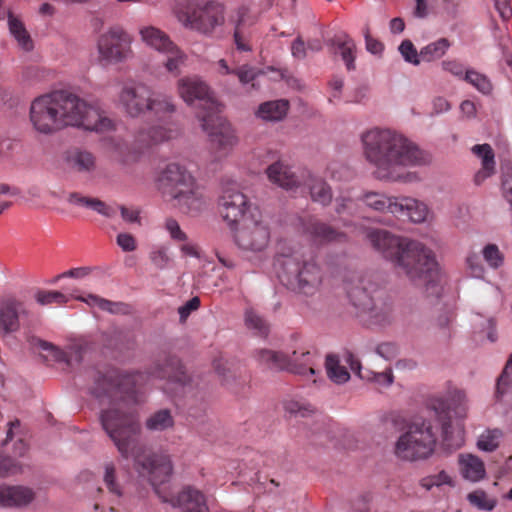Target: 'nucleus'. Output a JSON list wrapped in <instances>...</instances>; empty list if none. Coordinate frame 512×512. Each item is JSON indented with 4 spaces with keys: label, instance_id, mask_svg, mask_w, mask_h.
Here are the masks:
<instances>
[{
    "label": "nucleus",
    "instance_id": "obj_16",
    "mask_svg": "<svg viewBox=\"0 0 512 512\" xmlns=\"http://www.w3.org/2000/svg\"><path fill=\"white\" fill-rule=\"evenodd\" d=\"M128 34H102L98 40L101 60L116 63L127 59L131 53Z\"/></svg>",
    "mask_w": 512,
    "mask_h": 512
},
{
    "label": "nucleus",
    "instance_id": "obj_60",
    "mask_svg": "<svg viewBox=\"0 0 512 512\" xmlns=\"http://www.w3.org/2000/svg\"><path fill=\"white\" fill-rule=\"evenodd\" d=\"M443 70L451 73L452 75L463 79L465 68L462 63L457 60H446L441 63Z\"/></svg>",
    "mask_w": 512,
    "mask_h": 512
},
{
    "label": "nucleus",
    "instance_id": "obj_28",
    "mask_svg": "<svg viewBox=\"0 0 512 512\" xmlns=\"http://www.w3.org/2000/svg\"><path fill=\"white\" fill-rule=\"evenodd\" d=\"M342 362L349 366L352 372L356 373L362 379L373 380L380 387L390 386L393 382V375L391 369H387L384 372L375 373L371 372L370 375H362L360 361L349 351L343 354Z\"/></svg>",
    "mask_w": 512,
    "mask_h": 512
},
{
    "label": "nucleus",
    "instance_id": "obj_42",
    "mask_svg": "<svg viewBox=\"0 0 512 512\" xmlns=\"http://www.w3.org/2000/svg\"><path fill=\"white\" fill-rule=\"evenodd\" d=\"M147 111L153 113V115L159 119L165 118L166 116L174 113L175 106L171 101V98L164 95L151 96L149 107Z\"/></svg>",
    "mask_w": 512,
    "mask_h": 512
},
{
    "label": "nucleus",
    "instance_id": "obj_3",
    "mask_svg": "<svg viewBox=\"0 0 512 512\" xmlns=\"http://www.w3.org/2000/svg\"><path fill=\"white\" fill-rule=\"evenodd\" d=\"M365 159L374 167V176L381 181L414 183L416 172L406 168L425 165L429 156L403 134L385 128H372L361 136Z\"/></svg>",
    "mask_w": 512,
    "mask_h": 512
},
{
    "label": "nucleus",
    "instance_id": "obj_64",
    "mask_svg": "<svg viewBox=\"0 0 512 512\" xmlns=\"http://www.w3.org/2000/svg\"><path fill=\"white\" fill-rule=\"evenodd\" d=\"M377 353L385 358L386 360H390L397 355V346L393 343H382L377 347Z\"/></svg>",
    "mask_w": 512,
    "mask_h": 512
},
{
    "label": "nucleus",
    "instance_id": "obj_6",
    "mask_svg": "<svg viewBox=\"0 0 512 512\" xmlns=\"http://www.w3.org/2000/svg\"><path fill=\"white\" fill-rule=\"evenodd\" d=\"M347 296L359 314L377 325L393 320V301L384 282L375 275L357 277L346 284Z\"/></svg>",
    "mask_w": 512,
    "mask_h": 512
},
{
    "label": "nucleus",
    "instance_id": "obj_39",
    "mask_svg": "<svg viewBox=\"0 0 512 512\" xmlns=\"http://www.w3.org/2000/svg\"><path fill=\"white\" fill-rule=\"evenodd\" d=\"M503 437L504 432L501 429L488 428L480 434L477 440V447L485 452H493L499 447Z\"/></svg>",
    "mask_w": 512,
    "mask_h": 512
},
{
    "label": "nucleus",
    "instance_id": "obj_51",
    "mask_svg": "<svg viewBox=\"0 0 512 512\" xmlns=\"http://www.w3.org/2000/svg\"><path fill=\"white\" fill-rule=\"evenodd\" d=\"M245 322L248 328L254 329L259 335L266 336L268 334L266 322L253 310L246 311Z\"/></svg>",
    "mask_w": 512,
    "mask_h": 512
},
{
    "label": "nucleus",
    "instance_id": "obj_27",
    "mask_svg": "<svg viewBox=\"0 0 512 512\" xmlns=\"http://www.w3.org/2000/svg\"><path fill=\"white\" fill-rule=\"evenodd\" d=\"M303 183L309 188L311 199L323 206H327L332 201V191L330 186L322 179L315 177L310 172L302 175Z\"/></svg>",
    "mask_w": 512,
    "mask_h": 512
},
{
    "label": "nucleus",
    "instance_id": "obj_46",
    "mask_svg": "<svg viewBox=\"0 0 512 512\" xmlns=\"http://www.w3.org/2000/svg\"><path fill=\"white\" fill-rule=\"evenodd\" d=\"M463 80L470 83L483 94H489L492 91L490 80L485 75L474 70H466Z\"/></svg>",
    "mask_w": 512,
    "mask_h": 512
},
{
    "label": "nucleus",
    "instance_id": "obj_26",
    "mask_svg": "<svg viewBox=\"0 0 512 512\" xmlns=\"http://www.w3.org/2000/svg\"><path fill=\"white\" fill-rule=\"evenodd\" d=\"M458 464L462 477L470 482H478L486 475L484 462L473 454H460Z\"/></svg>",
    "mask_w": 512,
    "mask_h": 512
},
{
    "label": "nucleus",
    "instance_id": "obj_59",
    "mask_svg": "<svg viewBox=\"0 0 512 512\" xmlns=\"http://www.w3.org/2000/svg\"><path fill=\"white\" fill-rule=\"evenodd\" d=\"M165 228L169 232L170 237L175 241H187V235L180 228L178 222L174 219H167L165 222Z\"/></svg>",
    "mask_w": 512,
    "mask_h": 512
},
{
    "label": "nucleus",
    "instance_id": "obj_49",
    "mask_svg": "<svg viewBox=\"0 0 512 512\" xmlns=\"http://www.w3.org/2000/svg\"><path fill=\"white\" fill-rule=\"evenodd\" d=\"M310 49L312 51H318L322 48V42L321 40H313L312 42H309L306 46L305 42L301 37H298L291 46V52L292 55L295 58L303 59L306 56V50Z\"/></svg>",
    "mask_w": 512,
    "mask_h": 512
},
{
    "label": "nucleus",
    "instance_id": "obj_35",
    "mask_svg": "<svg viewBox=\"0 0 512 512\" xmlns=\"http://www.w3.org/2000/svg\"><path fill=\"white\" fill-rule=\"evenodd\" d=\"M67 201L70 204L91 208L106 217H113L116 214V210L113 207L106 205L103 201L97 198L83 196L78 192L69 193Z\"/></svg>",
    "mask_w": 512,
    "mask_h": 512
},
{
    "label": "nucleus",
    "instance_id": "obj_32",
    "mask_svg": "<svg viewBox=\"0 0 512 512\" xmlns=\"http://www.w3.org/2000/svg\"><path fill=\"white\" fill-rule=\"evenodd\" d=\"M68 166L79 173H90L96 169V157L87 150L74 149L67 155Z\"/></svg>",
    "mask_w": 512,
    "mask_h": 512
},
{
    "label": "nucleus",
    "instance_id": "obj_44",
    "mask_svg": "<svg viewBox=\"0 0 512 512\" xmlns=\"http://www.w3.org/2000/svg\"><path fill=\"white\" fill-rule=\"evenodd\" d=\"M73 298L87 303L89 306L98 307L103 311L110 313H118L120 311L121 303L112 302L110 300L101 298L97 295L89 294L87 297L73 296Z\"/></svg>",
    "mask_w": 512,
    "mask_h": 512
},
{
    "label": "nucleus",
    "instance_id": "obj_34",
    "mask_svg": "<svg viewBox=\"0 0 512 512\" xmlns=\"http://www.w3.org/2000/svg\"><path fill=\"white\" fill-rule=\"evenodd\" d=\"M331 48L335 53H339L346 64L348 70L354 69L355 44L347 34H338L331 40Z\"/></svg>",
    "mask_w": 512,
    "mask_h": 512
},
{
    "label": "nucleus",
    "instance_id": "obj_36",
    "mask_svg": "<svg viewBox=\"0 0 512 512\" xmlns=\"http://www.w3.org/2000/svg\"><path fill=\"white\" fill-rule=\"evenodd\" d=\"M34 499V493L24 486L5 487V508L21 507L29 504Z\"/></svg>",
    "mask_w": 512,
    "mask_h": 512
},
{
    "label": "nucleus",
    "instance_id": "obj_29",
    "mask_svg": "<svg viewBox=\"0 0 512 512\" xmlns=\"http://www.w3.org/2000/svg\"><path fill=\"white\" fill-rule=\"evenodd\" d=\"M268 71L274 72L276 75L273 77L274 80L285 79L288 84L292 85L293 83L298 82V80L290 77L287 69H276L273 66L267 67L265 70L256 71L254 68L248 65H242L236 69H234L233 74L237 75L239 81L245 85L252 82L258 74H266Z\"/></svg>",
    "mask_w": 512,
    "mask_h": 512
},
{
    "label": "nucleus",
    "instance_id": "obj_13",
    "mask_svg": "<svg viewBox=\"0 0 512 512\" xmlns=\"http://www.w3.org/2000/svg\"><path fill=\"white\" fill-rule=\"evenodd\" d=\"M178 92L188 105H195L198 114L213 116L220 108V104L212 96L209 87L197 77H185L178 82Z\"/></svg>",
    "mask_w": 512,
    "mask_h": 512
},
{
    "label": "nucleus",
    "instance_id": "obj_50",
    "mask_svg": "<svg viewBox=\"0 0 512 512\" xmlns=\"http://www.w3.org/2000/svg\"><path fill=\"white\" fill-rule=\"evenodd\" d=\"M36 301L40 305L64 304L68 301V297L59 291H38L35 295Z\"/></svg>",
    "mask_w": 512,
    "mask_h": 512
},
{
    "label": "nucleus",
    "instance_id": "obj_11",
    "mask_svg": "<svg viewBox=\"0 0 512 512\" xmlns=\"http://www.w3.org/2000/svg\"><path fill=\"white\" fill-rule=\"evenodd\" d=\"M225 6L218 1L189 2L178 12V20L186 29L208 30L221 26L225 20Z\"/></svg>",
    "mask_w": 512,
    "mask_h": 512
},
{
    "label": "nucleus",
    "instance_id": "obj_19",
    "mask_svg": "<svg viewBox=\"0 0 512 512\" xmlns=\"http://www.w3.org/2000/svg\"><path fill=\"white\" fill-rule=\"evenodd\" d=\"M143 41L159 52L170 53L166 62L169 72L178 73L180 64L183 63V55L169 39L167 34H141Z\"/></svg>",
    "mask_w": 512,
    "mask_h": 512
},
{
    "label": "nucleus",
    "instance_id": "obj_31",
    "mask_svg": "<svg viewBox=\"0 0 512 512\" xmlns=\"http://www.w3.org/2000/svg\"><path fill=\"white\" fill-rule=\"evenodd\" d=\"M31 345L42 351H47L55 360H65L68 364L75 359L80 361L82 359L83 347L81 344H73L70 346L69 356L63 353L60 349L55 347L53 344L41 340L39 338H32Z\"/></svg>",
    "mask_w": 512,
    "mask_h": 512
},
{
    "label": "nucleus",
    "instance_id": "obj_37",
    "mask_svg": "<svg viewBox=\"0 0 512 512\" xmlns=\"http://www.w3.org/2000/svg\"><path fill=\"white\" fill-rule=\"evenodd\" d=\"M105 145L110 157L120 163L125 164L135 159L128 143L122 138H110Z\"/></svg>",
    "mask_w": 512,
    "mask_h": 512
},
{
    "label": "nucleus",
    "instance_id": "obj_33",
    "mask_svg": "<svg viewBox=\"0 0 512 512\" xmlns=\"http://www.w3.org/2000/svg\"><path fill=\"white\" fill-rule=\"evenodd\" d=\"M288 110L289 102L280 99L262 103L256 114L265 121H280L286 116Z\"/></svg>",
    "mask_w": 512,
    "mask_h": 512
},
{
    "label": "nucleus",
    "instance_id": "obj_63",
    "mask_svg": "<svg viewBox=\"0 0 512 512\" xmlns=\"http://www.w3.org/2000/svg\"><path fill=\"white\" fill-rule=\"evenodd\" d=\"M117 244L127 252L134 251L136 249L135 238L128 233H120L117 236Z\"/></svg>",
    "mask_w": 512,
    "mask_h": 512
},
{
    "label": "nucleus",
    "instance_id": "obj_18",
    "mask_svg": "<svg viewBox=\"0 0 512 512\" xmlns=\"http://www.w3.org/2000/svg\"><path fill=\"white\" fill-rule=\"evenodd\" d=\"M303 233L313 242L323 244L332 241H341L345 235L319 219L308 216L300 220Z\"/></svg>",
    "mask_w": 512,
    "mask_h": 512
},
{
    "label": "nucleus",
    "instance_id": "obj_61",
    "mask_svg": "<svg viewBox=\"0 0 512 512\" xmlns=\"http://www.w3.org/2000/svg\"><path fill=\"white\" fill-rule=\"evenodd\" d=\"M200 306V300L198 297H193L187 301L184 305L178 308V313L181 321H185L192 311H195Z\"/></svg>",
    "mask_w": 512,
    "mask_h": 512
},
{
    "label": "nucleus",
    "instance_id": "obj_38",
    "mask_svg": "<svg viewBox=\"0 0 512 512\" xmlns=\"http://www.w3.org/2000/svg\"><path fill=\"white\" fill-rule=\"evenodd\" d=\"M325 368L329 379L337 384L345 383L349 380L350 374L345 365L335 355H327Z\"/></svg>",
    "mask_w": 512,
    "mask_h": 512
},
{
    "label": "nucleus",
    "instance_id": "obj_21",
    "mask_svg": "<svg viewBox=\"0 0 512 512\" xmlns=\"http://www.w3.org/2000/svg\"><path fill=\"white\" fill-rule=\"evenodd\" d=\"M397 217H408L414 223H422L427 219L429 209L427 205L415 198L400 196L397 199Z\"/></svg>",
    "mask_w": 512,
    "mask_h": 512
},
{
    "label": "nucleus",
    "instance_id": "obj_24",
    "mask_svg": "<svg viewBox=\"0 0 512 512\" xmlns=\"http://www.w3.org/2000/svg\"><path fill=\"white\" fill-rule=\"evenodd\" d=\"M177 130L165 128L163 126H153L147 130L138 132L135 138V145L140 151L152 145L169 140L177 135Z\"/></svg>",
    "mask_w": 512,
    "mask_h": 512
},
{
    "label": "nucleus",
    "instance_id": "obj_7",
    "mask_svg": "<svg viewBox=\"0 0 512 512\" xmlns=\"http://www.w3.org/2000/svg\"><path fill=\"white\" fill-rule=\"evenodd\" d=\"M157 183L167 192L174 205L185 213H198L206 206L201 187L193 175L178 163H169L159 173Z\"/></svg>",
    "mask_w": 512,
    "mask_h": 512
},
{
    "label": "nucleus",
    "instance_id": "obj_30",
    "mask_svg": "<svg viewBox=\"0 0 512 512\" xmlns=\"http://www.w3.org/2000/svg\"><path fill=\"white\" fill-rule=\"evenodd\" d=\"M472 152L482 160V168L475 175V182L480 184L495 172L494 152L489 144L474 145Z\"/></svg>",
    "mask_w": 512,
    "mask_h": 512
},
{
    "label": "nucleus",
    "instance_id": "obj_40",
    "mask_svg": "<svg viewBox=\"0 0 512 512\" xmlns=\"http://www.w3.org/2000/svg\"><path fill=\"white\" fill-rule=\"evenodd\" d=\"M466 498L471 506L481 511L491 512L497 505V499L482 489L468 493Z\"/></svg>",
    "mask_w": 512,
    "mask_h": 512
},
{
    "label": "nucleus",
    "instance_id": "obj_15",
    "mask_svg": "<svg viewBox=\"0 0 512 512\" xmlns=\"http://www.w3.org/2000/svg\"><path fill=\"white\" fill-rule=\"evenodd\" d=\"M150 375L168 380L170 383L179 386L184 393L192 389L191 378L176 356L168 355L162 361L155 363Z\"/></svg>",
    "mask_w": 512,
    "mask_h": 512
},
{
    "label": "nucleus",
    "instance_id": "obj_57",
    "mask_svg": "<svg viewBox=\"0 0 512 512\" xmlns=\"http://www.w3.org/2000/svg\"><path fill=\"white\" fill-rule=\"evenodd\" d=\"M104 482L108 490L116 497L122 495L121 488L115 481V465L113 463H107L105 465Z\"/></svg>",
    "mask_w": 512,
    "mask_h": 512
},
{
    "label": "nucleus",
    "instance_id": "obj_2",
    "mask_svg": "<svg viewBox=\"0 0 512 512\" xmlns=\"http://www.w3.org/2000/svg\"><path fill=\"white\" fill-rule=\"evenodd\" d=\"M466 395L463 391H455L448 399L434 397L429 402L430 418H416L402 434L395 446L396 455L404 460L426 459L431 456L437 443L439 427L442 431V447L455 451L464 444V431L451 423L452 413L455 417L466 415Z\"/></svg>",
    "mask_w": 512,
    "mask_h": 512
},
{
    "label": "nucleus",
    "instance_id": "obj_12",
    "mask_svg": "<svg viewBox=\"0 0 512 512\" xmlns=\"http://www.w3.org/2000/svg\"><path fill=\"white\" fill-rule=\"evenodd\" d=\"M237 225L234 240L241 249L259 252L267 247L270 240V228L258 208L250 212L249 217L244 218Z\"/></svg>",
    "mask_w": 512,
    "mask_h": 512
},
{
    "label": "nucleus",
    "instance_id": "obj_47",
    "mask_svg": "<svg viewBox=\"0 0 512 512\" xmlns=\"http://www.w3.org/2000/svg\"><path fill=\"white\" fill-rule=\"evenodd\" d=\"M512 383V354L509 356L506 365L497 379L496 397L502 398Z\"/></svg>",
    "mask_w": 512,
    "mask_h": 512
},
{
    "label": "nucleus",
    "instance_id": "obj_43",
    "mask_svg": "<svg viewBox=\"0 0 512 512\" xmlns=\"http://www.w3.org/2000/svg\"><path fill=\"white\" fill-rule=\"evenodd\" d=\"M450 47V43L446 38H441L436 42L430 43L423 47L420 51L422 61L432 62L440 59Z\"/></svg>",
    "mask_w": 512,
    "mask_h": 512
},
{
    "label": "nucleus",
    "instance_id": "obj_58",
    "mask_svg": "<svg viewBox=\"0 0 512 512\" xmlns=\"http://www.w3.org/2000/svg\"><path fill=\"white\" fill-rule=\"evenodd\" d=\"M415 2L413 14L418 18L426 17L440 5V0H415Z\"/></svg>",
    "mask_w": 512,
    "mask_h": 512
},
{
    "label": "nucleus",
    "instance_id": "obj_55",
    "mask_svg": "<svg viewBox=\"0 0 512 512\" xmlns=\"http://www.w3.org/2000/svg\"><path fill=\"white\" fill-rule=\"evenodd\" d=\"M326 174L331 179L336 181L347 180L352 175L350 169L347 166L337 162H332L328 165L326 169Z\"/></svg>",
    "mask_w": 512,
    "mask_h": 512
},
{
    "label": "nucleus",
    "instance_id": "obj_41",
    "mask_svg": "<svg viewBox=\"0 0 512 512\" xmlns=\"http://www.w3.org/2000/svg\"><path fill=\"white\" fill-rule=\"evenodd\" d=\"M173 425L174 418L168 409L156 411L150 415L145 422L146 428L151 431H163L173 427Z\"/></svg>",
    "mask_w": 512,
    "mask_h": 512
},
{
    "label": "nucleus",
    "instance_id": "obj_62",
    "mask_svg": "<svg viewBox=\"0 0 512 512\" xmlns=\"http://www.w3.org/2000/svg\"><path fill=\"white\" fill-rule=\"evenodd\" d=\"M494 7L499 13L503 23H505L512 15L510 0H493Z\"/></svg>",
    "mask_w": 512,
    "mask_h": 512
},
{
    "label": "nucleus",
    "instance_id": "obj_10",
    "mask_svg": "<svg viewBox=\"0 0 512 512\" xmlns=\"http://www.w3.org/2000/svg\"><path fill=\"white\" fill-rule=\"evenodd\" d=\"M220 108L213 116L198 114L203 130L208 134L212 153L216 159L227 157L238 143L234 129L222 116Z\"/></svg>",
    "mask_w": 512,
    "mask_h": 512
},
{
    "label": "nucleus",
    "instance_id": "obj_9",
    "mask_svg": "<svg viewBox=\"0 0 512 512\" xmlns=\"http://www.w3.org/2000/svg\"><path fill=\"white\" fill-rule=\"evenodd\" d=\"M255 358L261 365L270 369L287 370L307 379L320 373L317 368L320 357L305 348L294 350L291 355L261 349L256 352Z\"/></svg>",
    "mask_w": 512,
    "mask_h": 512
},
{
    "label": "nucleus",
    "instance_id": "obj_56",
    "mask_svg": "<svg viewBox=\"0 0 512 512\" xmlns=\"http://www.w3.org/2000/svg\"><path fill=\"white\" fill-rule=\"evenodd\" d=\"M399 51L403 58L405 59V61L413 65H418L422 61L420 57V52H417L413 43L409 40H405L401 43V45L399 46Z\"/></svg>",
    "mask_w": 512,
    "mask_h": 512
},
{
    "label": "nucleus",
    "instance_id": "obj_23",
    "mask_svg": "<svg viewBox=\"0 0 512 512\" xmlns=\"http://www.w3.org/2000/svg\"><path fill=\"white\" fill-rule=\"evenodd\" d=\"M397 199L395 196H388L381 192L368 191L363 193L357 200L365 207L380 213L396 214Z\"/></svg>",
    "mask_w": 512,
    "mask_h": 512
},
{
    "label": "nucleus",
    "instance_id": "obj_45",
    "mask_svg": "<svg viewBox=\"0 0 512 512\" xmlns=\"http://www.w3.org/2000/svg\"><path fill=\"white\" fill-rule=\"evenodd\" d=\"M420 484L426 490H430L433 487H440L442 485L454 486V480L451 475L445 470H441L436 474L426 476L421 479Z\"/></svg>",
    "mask_w": 512,
    "mask_h": 512
},
{
    "label": "nucleus",
    "instance_id": "obj_22",
    "mask_svg": "<svg viewBox=\"0 0 512 512\" xmlns=\"http://www.w3.org/2000/svg\"><path fill=\"white\" fill-rule=\"evenodd\" d=\"M268 179L286 189L290 190L301 185L302 180L297 176L291 168L282 161H277L266 169Z\"/></svg>",
    "mask_w": 512,
    "mask_h": 512
},
{
    "label": "nucleus",
    "instance_id": "obj_52",
    "mask_svg": "<svg viewBox=\"0 0 512 512\" xmlns=\"http://www.w3.org/2000/svg\"><path fill=\"white\" fill-rule=\"evenodd\" d=\"M335 211L338 215H355L358 212V203L351 197L339 196L335 200Z\"/></svg>",
    "mask_w": 512,
    "mask_h": 512
},
{
    "label": "nucleus",
    "instance_id": "obj_53",
    "mask_svg": "<svg viewBox=\"0 0 512 512\" xmlns=\"http://www.w3.org/2000/svg\"><path fill=\"white\" fill-rule=\"evenodd\" d=\"M23 466L11 457L0 456V477H8L21 473Z\"/></svg>",
    "mask_w": 512,
    "mask_h": 512
},
{
    "label": "nucleus",
    "instance_id": "obj_25",
    "mask_svg": "<svg viewBox=\"0 0 512 512\" xmlns=\"http://www.w3.org/2000/svg\"><path fill=\"white\" fill-rule=\"evenodd\" d=\"M173 505L181 507L182 512H209L203 493L191 487L184 488Z\"/></svg>",
    "mask_w": 512,
    "mask_h": 512
},
{
    "label": "nucleus",
    "instance_id": "obj_17",
    "mask_svg": "<svg viewBox=\"0 0 512 512\" xmlns=\"http://www.w3.org/2000/svg\"><path fill=\"white\" fill-rule=\"evenodd\" d=\"M151 96L145 85H126L121 90L119 101L127 114L137 117L147 111Z\"/></svg>",
    "mask_w": 512,
    "mask_h": 512
},
{
    "label": "nucleus",
    "instance_id": "obj_54",
    "mask_svg": "<svg viewBox=\"0 0 512 512\" xmlns=\"http://www.w3.org/2000/svg\"><path fill=\"white\" fill-rule=\"evenodd\" d=\"M483 257L493 268H498L503 263V254L495 244H488L483 248Z\"/></svg>",
    "mask_w": 512,
    "mask_h": 512
},
{
    "label": "nucleus",
    "instance_id": "obj_48",
    "mask_svg": "<svg viewBox=\"0 0 512 512\" xmlns=\"http://www.w3.org/2000/svg\"><path fill=\"white\" fill-rule=\"evenodd\" d=\"M149 258L152 264L160 270L168 268L172 261L169 255V249L165 246H158L152 249Z\"/></svg>",
    "mask_w": 512,
    "mask_h": 512
},
{
    "label": "nucleus",
    "instance_id": "obj_4",
    "mask_svg": "<svg viewBox=\"0 0 512 512\" xmlns=\"http://www.w3.org/2000/svg\"><path fill=\"white\" fill-rule=\"evenodd\" d=\"M29 118L35 131L44 135H52L67 126H83L96 132L114 127L113 121L97 107L67 90L36 97L31 102Z\"/></svg>",
    "mask_w": 512,
    "mask_h": 512
},
{
    "label": "nucleus",
    "instance_id": "obj_1",
    "mask_svg": "<svg viewBox=\"0 0 512 512\" xmlns=\"http://www.w3.org/2000/svg\"><path fill=\"white\" fill-rule=\"evenodd\" d=\"M144 379L140 372H127L108 369L92 374L88 391L100 404L107 403L99 413L102 429L112 440L122 457H134L137 470L150 483H165L172 473L170 457L163 453H139L137 436L141 431L138 412L139 403L137 386ZM155 491L158 492L157 488Z\"/></svg>",
    "mask_w": 512,
    "mask_h": 512
},
{
    "label": "nucleus",
    "instance_id": "obj_8",
    "mask_svg": "<svg viewBox=\"0 0 512 512\" xmlns=\"http://www.w3.org/2000/svg\"><path fill=\"white\" fill-rule=\"evenodd\" d=\"M281 267V281L299 293L312 295L321 284V270L313 258H305L299 253L283 256Z\"/></svg>",
    "mask_w": 512,
    "mask_h": 512
},
{
    "label": "nucleus",
    "instance_id": "obj_20",
    "mask_svg": "<svg viewBox=\"0 0 512 512\" xmlns=\"http://www.w3.org/2000/svg\"><path fill=\"white\" fill-rule=\"evenodd\" d=\"M25 313L24 304L15 299L8 298L0 302V333L7 335L20 328L19 317Z\"/></svg>",
    "mask_w": 512,
    "mask_h": 512
},
{
    "label": "nucleus",
    "instance_id": "obj_5",
    "mask_svg": "<svg viewBox=\"0 0 512 512\" xmlns=\"http://www.w3.org/2000/svg\"><path fill=\"white\" fill-rule=\"evenodd\" d=\"M372 247L389 260L398 274L405 275L414 285L425 287L428 297L442 294L441 275L433 252L421 242L399 237L386 230L372 229L367 233Z\"/></svg>",
    "mask_w": 512,
    "mask_h": 512
},
{
    "label": "nucleus",
    "instance_id": "obj_14",
    "mask_svg": "<svg viewBox=\"0 0 512 512\" xmlns=\"http://www.w3.org/2000/svg\"><path fill=\"white\" fill-rule=\"evenodd\" d=\"M219 208L223 219L230 225H234L249 217L250 212H253L256 207H252L248 197L237 184L228 183L222 189Z\"/></svg>",
    "mask_w": 512,
    "mask_h": 512
}]
</instances>
